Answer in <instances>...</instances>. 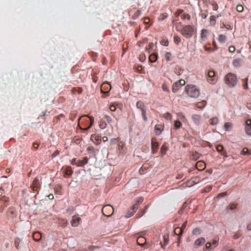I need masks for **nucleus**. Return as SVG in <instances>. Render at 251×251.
<instances>
[{
    "mask_svg": "<svg viewBox=\"0 0 251 251\" xmlns=\"http://www.w3.org/2000/svg\"><path fill=\"white\" fill-rule=\"evenodd\" d=\"M238 79L236 75L233 73H229L224 77L225 83L230 88L234 87Z\"/></svg>",
    "mask_w": 251,
    "mask_h": 251,
    "instance_id": "1",
    "label": "nucleus"
},
{
    "mask_svg": "<svg viewBox=\"0 0 251 251\" xmlns=\"http://www.w3.org/2000/svg\"><path fill=\"white\" fill-rule=\"evenodd\" d=\"M185 91L190 97L197 98L200 95L199 90L195 86L192 85H188L185 87Z\"/></svg>",
    "mask_w": 251,
    "mask_h": 251,
    "instance_id": "2",
    "label": "nucleus"
},
{
    "mask_svg": "<svg viewBox=\"0 0 251 251\" xmlns=\"http://www.w3.org/2000/svg\"><path fill=\"white\" fill-rule=\"evenodd\" d=\"M194 28L193 25H184L181 34L185 38H190L193 35Z\"/></svg>",
    "mask_w": 251,
    "mask_h": 251,
    "instance_id": "3",
    "label": "nucleus"
},
{
    "mask_svg": "<svg viewBox=\"0 0 251 251\" xmlns=\"http://www.w3.org/2000/svg\"><path fill=\"white\" fill-rule=\"evenodd\" d=\"M206 79L208 83L211 84H214L217 81V76L215 75V72L213 70H209L206 74Z\"/></svg>",
    "mask_w": 251,
    "mask_h": 251,
    "instance_id": "4",
    "label": "nucleus"
},
{
    "mask_svg": "<svg viewBox=\"0 0 251 251\" xmlns=\"http://www.w3.org/2000/svg\"><path fill=\"white\" fill-rule=\"evenodd\" d=\"M9 202L8 198L5 196L0 197V212H3L4 209L7 206Z\"/></svg>",
    "mask_w": 251,
    "mask_h": 251,
    "instance_id": "5",
    "label": "nucleus"
},
{
    "mask_svg": "<svg viewBox=\"0 0 251 251\" xmlns=\"http://www.w3.org/2000/svg\"><path fill=\"white\" fill-rule=\"evenodd\" d=\"M102 212L104 215L106 216H110L113 214L114 209L111 205H106L103 206L102 209Z\"/></svg>",
    "mask_w": 251,
    "mask_h": 251,
    "instance_id": "6",
    "label": "nucleus"
},
{
    "mask_svg": "<svg viewBox=\"0 0 251 251\" xmlns=\"http://www.w3.org/2000/svg\"><path fill=\"white\" fill-rule=\"evenodd\" d=\"M185 83V81L183 79H181L174 83L172 86V91L174 93H176L179 88L183 86Z\"/></svg>",
    "mask_w": 251,
    "mask_h": 251,
    "instance_id": "7",
    "label": "nucleus"
},
{
    "mask_svg": "<svg viewBox=\"0 0 251 251\" xmlns=\"http://www.w3.org/2000/svg\"><path fill=\"white\" fill-rule=\"evenodd\" d=\"M61 171L63 174V176L65 177L71 176L73 173L71 167L70 166H63L61 169Z\"/></svg>",
    "mask_w": 251,
    "mask_h": 251,
    "instance_id": "8",
    "label": "nucleus"
},
{
    "mask_svg": "<svg viewBox=\"0 0 251 251\" xmlns=\"http://www.w3.org/2000/svg\"><path fill=\"white\" fill-rule=\"evenodd\" d=\"M87 117L89 118V120L90 121V125L87 127L83 129V130H84L85 131L88 130L93 125L94 123V118L92 116H88V115H84V116H82V117H80L78 120V121L79 122L80 121H83L84 120V118H85Z\"/></svg>",
    "mask_w": 251,
    "mask_h": 251,
    "instance_id": "9",
    "label": "nucleus"
},
{
    "mask_svg": "<svg viewBox=\"0 0 251 251\" xmlns=\"http://www.w3.org/2000/svg\"><path fill=\"white\" fill-rule=\"evenodd\" d=\"M151 146L152 153L153 154L156 153L158 151L159 144L158 142L156 141V139H152Z\"/></svg>",
    "mask_w": 251,
    "mask_h": 251,
    "instance_id": "10",
    "label": "nucleus"
},
{
    "mask_svg": "<svg viewBox=\"0 0 251 251\" xmlns=\"http://www.w3.org/2000/svg\"><path fill=\"white\" fill-rule=\"evenodd\" d=\"M192 119L195 124L200 125L202 120V117L199 114H194L192 115Z\"/></svg>",
    "mask_w": 251,
    "mask_h": 251,
    "instance_id": "11",
    "label": "nucleus"
},
{
    "mask_svg": "<svg viewBox=\"0 0 251 251\" xmlns=\"http://www.w3.org/2000/svg\"><path fill=\"white\" fill-rule=\"evenodd\" d=\"M146 233L145 231H142L141 234V235L138 237L137 239V243L138 245L143 246L146 243V240L142 235H145Z\"/></svg>",
    "mask_w": 251,
    "mask_h": 251,
    "instance_id": "12",
    "label": "nucleus"
},
{
    "mask_svg": "<svg viewBox=\"0 0 251 251\" xmlns=\"http://www.w3.org/2000/svg\"><path fill=\"white\" fill-rule=\"evenodd\" d=\"M138 209V204H135L133 205H132L130 209L127 212L126 217V218H129L131 217L134 213L136 212V210Z\"/></svg>",
    "mask_w": 251,
    "mask_h": 251,
    "instance_id": "13",
    "label": "nucleus"
},
{
    "mask_svg": "<svg viewBox=\"0 0 251 251\" xmlns=\"http://www.w3.org/2000/svg\"><path fill=\"white\" fill-rule=\"evenodd\" d=\"M91 140L96 144L99 145L101 141V138L99 135L94 134L91 136Z\"/></svg>",
    "mask_w": 251,
    "mask_h": 251,
    "instance_id": "14",
    "label": "nucleus"
},
{
    "mask_svg": "<svg viewBox=\"0 0 251 251\" xmlns=\"http://www.w3.org/2000/svg\"><path fill=\"white\" fill-rule=\"evenodd\" d=\"M245 131L248 135H251V119H248L246 122Z\"/></svg>",
    "mask_w": 251,
    "mask_h": 251,
    "instance_id": "15",
    "label": "nucleus"
},
{
    "mask_svg": "<svg viewBox=\"0 0 251 251\" xmlns=\"http://www.w3.org/2000/svg\"><path fill=\"white\" fill-rule=\"evenodd\" d=\"M205 242V240L203 237H201L198 239H197L194 243V247L196 248H198V247H200L202 245H203Z\"/></svg>",
    "mask_w": 251,
    "mask_h": 251,
    "instance_id": "16",
    "label": "nucleus"
},
{
    "mask_svg": "<svg viewBox=\"0 0 251 251\" xmlns=\"http://www.w3.org/2000/svg\"><path fill=\"white\" fill-rule=\"evenodd\" d=\"M164 126L162 125H156L154 127V132L156 135H160L163 130Z\"/></svg>",
    "mask_w": 251,
    "mask_h": 251,
    "instance_id": "17",
    "label": "nucleus"
},
{
    "mask_svg": "<svg viewBox=\"0 0 251 251\" xmlns=\"http://www.w3.org/2000/svg\"><path fill=\"white\" fill-rule=\"evenodd\" d=\"M183 231L180 228V227H176L175 228L174 232L175 235H176L178 236L177 240H178V244H179L180 240V236L182 235Z\"/></svg>",
    "mask_w": 251,
    "mask_h": 251,
    "instance_id": "18",
    "label": "nucleus"
},
{
    "mask_svg": "<svg viewBox=\"0 0 251 251\" xmlns=\"http://www.w3.org/2000/svg\"><path fill=\"white\" fill-rule=\"evenodd\" d=\"M80 220L81 219L80 217L76 216H74L71 221L72 226H77L78 225Z\"/></svg>",
    "mask_w": 251,
    "mask_h": 251,
    "instance_id": "19",
    "label": "nucleus"
},
{
    "mask_svg": "<svg viewBox=\"0 0 251 251\" xmlns=\"http://www.w3.org/2000/svg\"><path fill=\"white\" fill-rule=\"evenodd\" d=\"M111 89V86L109 83L105 82L103 83L101 86V92L102 93H105L106 91H108Z\"/></svg>",
    "mask_w": 251,
    "mask_h": 251,
    "instance_id": "20",
    "label": "nucleus"
},
{
    "mask_svg": "<svg viewBox=\"0 0 251 251\" xmlns=\"http://www.w3.org/2000/svg\"><path fill=\"white\" fill-rule=\"evenodd\" d=\"M88 162V158L87 157H84L82 160H78L77 162L76 166L78 167H83L85 165L87 164Z\"/></svg>",
    "mask_w": 251,
    "mask_h": 251,
    "instance_id": "21",
    "label": "nucleus"
},
{
    "mask_svg": "<svg viewBox=\"0 0 251 251\" xmlns=\"http://www.w3.org/2000/svg\"><path fill=\"white\" fill-rule=\"evenodd\" d=\"M196 168L199 170H203L205 168V163L201 161H198L196 164Z\"/></svg>",
    "mask_w": 251,
    "mask_h": 251,
    "instance_id": "22",
    "label": "nucleus"
},
{
    "mask_svg": "<svg viewBox=\"0 0 251 251\" xmlns=\"http://www.w3.org/2000/svg\"><path fill=\"white\" fill-rule=\"evenodd\" d=\"M216 150L221 153V155L226 156V152L224 151V148L222 145H218L216 147Z\"/></svg>",
    "mask_w": 251,
    "mask_h": 251,
    "instance_id": "23",
    "label": "nucleus"
},
{
    "mask_svg": "<svg viewBox=\"0 0 251 251\" xmlns=\"http://www.w3.org/2000/svg\"><path fill=\"white\" fill-rule=\"evenodd\" d=\"M125 145L122 142H120L118 145H117V151H118L119 154L123 153H124V148Z\"/></svg>",
    "mask_w": 251,
    "mask_h": 251,
    "instance_id": "24",
    "label": "nucleus"
},
{
    "mask_svg": "<svg viewBox=\"0 0 251 251\" xmlns=\"http://www.w3.org/2000/svg\"><path fill=\"white\" fill-rule=\"evenodd\" d=\"M158 58V56L156 53H153L149 56V61L151 63L155 62Z\"/></svg>",
    "mask_w": 251,
    "mask_h": 251,
    "instance_id": "25",
    "label": "nucleus"
},
{
    "mask_svg": "<svg viewBox=\"0 0 251 251\" xmlns=\"http://www.w3.org/2000/svg\"><path fill=\"white\" fill-rule=\"evenodd\" d=\"M176 115L177 117L179 118L180 120H181L183 123H186L187 120L185 116V115L181 112H178L176 113Z\"/></svg>",
    "mask_w": 251,
    "mask_h": 251,
    "instance_id": "26",
    "label": "nucleus"
},
{
    "mask_svg": "<svg viewBox=\"0 0 251 251\" xmlns=\"http://www.w3.org/2000/svg\"><path fill=\"white\" fill-rule=\"evenodd\" d=\"M33 238L36 241H39L41 239V233L39 232H35L33 234Z\"/></svg>",
    "mask_w": 251,
    "mask_h": 251,
    "instance_id": "27",
    "label": "nucleus"
},
{
    "mask_svg": "<svg viewBox=\"0 0 251 251\" xmlns=\"http://www.w3.org/2000/svg\"><path fill=\"white\" fill-rule=\"evenodd\" d=\"M175 28L176 31L181 32L184 25H182L181 23L178 22L175 24Z\"/></svg>",
    "mask_w": 251,
    "mask_h": 251,
    "instance_id": "28",
    "label": "nucleus"
},
{
    "mask_svg": "<svg viewBox=\"0 0 251 251\" xmlns=\"http://www.w3.org/2000/svg\"><path fill=\"white\" fill-rule=\"evenodd\" d=\"M201 156V154L197 152H193L191 155V159L194 160H197Z\"/></svg>",
    "mask_w": 251,
    "mask_h": 251,
    "instance_id": "29",
    "label": "nucleus"
},
{
    "mask_svg": "<svg viewBox=\"0 0 251 251\" xmlns=\"http://www.w3.org/2000/svg\"><path fill=\"white\" fill-rule=\"evenodd\" d=\"M206 104V101L205 100H202L200 102H198L196 104V106L200 109H202L204 107Z\"/></svg>",
    "mask_w": 251,
    "mask_h": 251,
    "instance_id": "30",
    "label": "nucleus"
},
{
    "mask_svg": "<svg viewBox=\"0 0 251 251\" xmlns=\"http://www.w3.org/2000/svg\"><path fill=\"white\" fill-rule=\"evenodd\" d=\"M242 60L240 58L234 59L233 60L232 64L234 67H238L240 66Z\"/></svg>",
    "mask_w": 251,
    "mask_h": 251,
    "instance_id": "31",
    "label": "nucleus"
},
{
    "mask_svg": "<svg viewBox=\"0 0 251 251\" xmlns=\"http://www.w3.org/2000/svg\"><path fill=\"white\" fill-rule=\"evenodd\" d=\"M182 126V124L179 120H176L174 122V128L175 129H178L181 128Z\"/></svg>",
    "mask_w": 251,
    "mask_h": 251,
    "instance_id": "32",
    "label": "nucleus"
},
{
    "mask_svg": "<svg viewBox=\"0 0 251 251\" xmlns=\"http://www.w3.org/2000/svg\"><path fill=\"white\" fill-rule=\"evenodd\" d=\"M54 192L57 194H61L62 187L60 184H57L54 188Z\"/></svg>",
    "mask_w": 251,
    "mask_h": 251,
    "instance_id": "33",
    "label": "nucleus"
},
{
    "mask_svg": "<svg viewBox=\"0 0 251 251\" xmlns=\"http://www.w3.org/2000/svg\"><path fill=\"white\" fill-rule=\"evenodd\" d=\"M136 107L137 108L140 109V110H142V109H145V104L142 101H138L137 102Z\"/></svg>",
    "mask_w": 251,
    "mask_h": 251,
    "instance_id": "34",
    "label": "nucleus"
},
{
    "mask_svg": "<svg viewBox=\"0 0 251 251\" xmlns=\"http://www.w3.org/2000/svg\"><path fill=\"white\" fill-rule=\"evenodd\" d=\"M168 150V148L165 144H163L160 149V153L162 156L166 154V151Z\"/></svg>",
    "mask_w": 251,
    "mask_h": 251,
    "instance_id": "35",
    "label": "nucleus"
},
{
    "mask_svg": "<svg viewBox=\"0 0 251 251\" xmlns=\"http://www.w3.org/2000/svg\"><path fill=\"white\" fill-rule=\"evenodd\" d=\"M82 92V89L80 87H78V88H73L72 89V92L73 93V94H75L76 93H77L78 94H81Z\"/></svg>",
    "mask_w": 251,
    "mask_h": 251,
    "instance_id": "36",
    "label": "nucleus"
},
{
    "mask_svg": "<svg viewBox=\"0 0 251 251\" xmlns=\"http://www.w3.org/2000/svg\"><path fill=\"white\" fill-rule=\"evenodd\" d=\"M165 58L166 61H170L172 60L173 57L171 52H167L165 54Z\"/></svg>",
    "mask_w": 251,
    "mask_h": 251,
    "instance_id": "37",
    "label": "nucleus"
},
{
    "mask_svg": "<svg viewBox=\"0 0 251 251\" xmlns=\"http://www.w3.org/2000/svg\"><path fill=\"white\" fill-rule=\"evenodd\" d=\"M219 238L218 237L214 238L212 243H211L212 245V248H215L218 244Z\"/></svg>",
    "mask_w": 251,
    "mask_h": 251,
    "instance_id": "38",
    "label": "nucleus"
},
{
    "mask_svg": "<svg viewBox=\"0 0 251 251\" xmlns=\"http://www.w3.org/2000/svg\"><path fill=\"white\" fill-rule=\"evenodd\" d=\"M221 28H226L228 30L232 29V26L230 24H225L224 23H223L220 26Z\"/></svg>",
    "mask_w": 251,
    "mask_h": 251,
    "instance_id": "39",
    "label": "nucleus"
},
{
    "mask_svg": "<svg viewBox=\"0 0 251 251\" xmlns=\"http://www.w3.org/2000/svg\"><path fill=\"white\" fill-rule=\"evenodd\" d=\"M218 119L217 117H213L209 120L210 124L212 125H216L218 123Z\"/></svg>",
    "mask_w": 251,
    "mask_h": 251,
    "instance_id": "40",
    "label": "nucleus"
},
{
    "mask_svg": "<svg viewBox=\"0 0 251 251\" xmlns=\"http://www.w3.org/2000/svg\"><path fill=\"white\" fill-rule=\"evenodd\" d=\"M232 125L231 123L227 122L224 125L225 129L226 131H229L231 129Z\"/></svg>",
    "mask_w": 251,
    "mask_h": 251,
    "instance_id": "41",
    "label": "nucleus"
},
{
    "mask_svg": "<svg viewBox=\"0 0 251 251\" xmlns=\"http://www.w3.org/2000/svg\"><path fill=\"white\" fill-rule=\"evenodd\" d=\"M226 37L225 35H223V34H220L219 35L218 40L219 42H220L221 43H225L226 42Z\"/></svg>",
    "mask_w": 251,
    "mask_h": 251,
    "instance_id": "42",
    "label": "nucleus"
},
{
    "mask_svg": "<svg viewBox=\"0 0 251 251\" xmlns=\"http://www.w3.org/2000/svg\"><path fill=\"white\" fill-rule=\"evenodd\" d=\"M174 41L176 45H178L181 42V38L178 35H175L174 37Z\"/></svg>",
    "mask_w": 251,
    "mask_h": 251,
    "instance_id": "43",
    "label": "nucleus"
},
{
    "mask_svg": "<svg viewBox=\"0 0 251 251\" xmlns=\"http://www.w3.org/2000/svg\"><path fill=\"white\" fill-rule=\"evenodd\" d=\"M207 14H208V11L207 10H205V11L201 10V11L200 13V16L203 19L206 18V17L207 16Z\"/></svg>",
    "mask_w": 251,
    "mask_h": 251,
    "instance_id": "44",
    "label": "nucleus"
},
{
    "mask_svg": "<svg viewBox=\"0 0 251 251\" xmlns=\"http://www.w3.org/2000/svg\"><path fill=\"white\" fill-rule=\"evenodd\" d=\"M216 16L213 15L210 17V24L211 25H215L216 22Z\"/></svg>",
    "mask_w": 251,
    "mask_h": 251,
    "instance_id": "45",
    "label": "nucleus"
},
{
    "mask_svg": "<svg viewBox=\"0 0 251 251\" xmlns=\"http://www.w3.org/2000/svg\"><path fill=\"white\" fill-rule=\"evenodd\" d=\"M180 17H181V19H182V20H185V19L190 20V16L188 14H187V13H185L184 12L181 15Z\"/></svg>",
    "mask_w": 251,
    "mask_h": 251,
    "instance_id": "46",
    "label": "nucleus"
},
{
    "mask_svg": "<svg viewBox=\"0 0 251 251\" xmlns=\"http://www.w3.org/2000/svg\"><path fill=\"white\" fill-rule=\"evenodd\" d=\"M141 111V114L143 117V119L145 122H147L148 120V118L146 116V110L145 109H142Z\"/></svg>",
    "mask_w": 251,
    "mask_h": 251,
    "instance_id": "47",
    "label": "nucleus"
},
{
    "mask_svg": "<svg viewBox=\"0 0 251 251\" xmlns=\"http://www.w3.org/2000/svg\"><path fill=\"white\" fill-rule=\"evenodd\" d=\"M154 46L153 43H150L147 47L146 48V51L149 53H150V50Z\"/></svg>",
    "mask_w": 251,
    "mask_h": 251,
    "instance_id": "48",
    "label": "nucleus"
},
{
    "mask_svg": "<svg viewBox=\"0 0 251 251\" xmlns=\"http://www.w3.org/2000/svg\"><path fill=\"white\" fill-rule=\"evenodd\" d=\"M163 117L167 120H171L172 118V115L169 112H166L163 114Z\"/></svg>",
    "mask_w": 251,
    "mask_h": 251,
    "instance_id": "49",
    "label": "nucleus"
},
{
    "mask_svg": "<svg viewBox=\"0 0 251 251\" xmlns=\"http://www.w3.org/2000/svg\"><path fill=\"white\" fill-rule=\"evenodd\" d=\"M207 33V30L205 29H203L201 30V39H204L206 37V34Z\"/></svg>",
    "mask_w": 251,
    "mask_h": 251,
    "instance_id": "50",
    "label": "nucleus"
},
{
    "mask_svg": "<svg viewBox=\"0 0 251 251\" xmlns=\"http://www.w3.org/2000/svg\"><path fill=\"white\" fill-rule=\"evenodd\" d=\"M87 151H89V152H91L93 154H95V153L96 152V150H95V149L93 146H89L87 148Z\"/></svg>",
    "mask_w": 251,
    "mask_h": 251,
    "instance_id": "51",
    "label": "nucleus"
},
{
    "mask_svg": "<svg viewBox=\"0 0 251 251\" xmlns=\"http://www.w3.org/2000/svg\"><path fill=\"white\" fill-rule=\"evenodd\" d=\"M212 245L211 244V243L210 242H207L203 248V250L204 251H205V250H209V249H212Z\"/></svg>",
    "mask_w": 251,
    "mask_h": 251,
    "instance_id": "52",
    "label": "nucleus"
},
{
    "mask_svg": "<svg viewBox=\"0 0 251 251\" xmlns=\"http://www.w3.org/2000/svg\"><path fill=\"white\" fill-rule=\"evenodd\" d=\"M119 142L120 141L118 138L112 139L110 142L111 145H115L116 144H118Z\"/></svg>",
    "mask_w": 251,
    "mask_h": 251,
    "instance_id": "53",
    "label": "nucleus"
},
{
    "mask_svg": "<svg viewBox=\"0 0 251 251\" xmlns=\"http://www.w3.org/2000/svg\"><path fill=\"white\" fill-rule=\"evenodd\" d=\"M164 246H166L169 242V235L168 234L163 236Z\"/></svg>",
    "mask_w": 251,
    "mask_h": 251,
    "instance_id": "54",
    "label": "nucleus"
},
{
    "mask_svg": "<svg viewBox=\"0 0 251 251\" xmlns=\"http://www.w3.org/2000/svg\"><path fill=\"white\" fill-rule=\"evenodd\" d=\"M210 4H211L212 6V9L213 10H217L218 9V5L217 4V3L215 2V1H211L210 2Z\"/></svg>",
    "mask_w": 251,
    "mask_h": 251,
    "instance_id": "55",
    "label": "nucleus"
},
{
    "mask_svg": "<svg viewBox=\"0 0 251 251\" xmlns=\"http://www.w3.org/2000/svg\"><path fill=\"white\" fill-rule=\"evenodd\" d=\"M187 203L186 202H185L183 203V205H182L181 207L179 209L178 213L180 214H181L183 213V211L184 209L187 207Z\"/></svg>",
    "mask_w": 251,
    "mask_h": 251,
    "instance_id": "56",
    "label": "nucleus"
},
{
    "mask_svg": "<svg viewBox=\"0 0 251 251\" xmlns=\"http://www.w3.org/2000/svg\"><path fill=\"white\" fill-rule=\"evenodd\" d=\"M106 123L104 122V121H100L99 123V127L101 128V129H104L106 127Z\"/></svg>",
    "mask_w": 251,
    "mask_h": 251,
    "instance_id": "57",
    "label": "nucleus"
},
{
    "mask_svg": "<svg viewBox=\"0 0 251 251\" xmlns=\"http://www.w3.org/2000/svg\"><path fill=\"white\" fill-rule=\"evenodd\" d=\"M139 59L141 62H144L146 59V56L144 53H141L139 56Z\"/></svg>",
    "mask_w": 251,
    "mask_h": 251,
    "instance_id": "58",
    "label": "nucleus"
},
{
    "mask_svg": "<svg viewBox=\"0 0 251 251\" xmlns=\"http://www.w3.org/2000/svg\"><path fill=\"white\" fill-rule=\"evenodd\" d=\"M141 14V11L139 10H137L135 14L133 15L132 18L133 19H135L137 18L139 15Z\"/></svg>",
    "mask_w": 251,
    "mask_h": 251,
    "instance_id": "59",
    "label": "nucleus"
},
{
    "mask_svg": "<svg viewBox=\"0 0 251 251\" xmlns=\"http://www.w3.org/2000/svg\"><path fill=\"white\" fill-rule=\"evenodd\" d=\"M244 83L243 85V88L245 90L248 89V78H246L244 79Z\"/></svg>",
    "mask_w": 251,
    "mask_h": 251,
    "instance_id": "60",
    "label": "nucleus"
},
{
    "mask_svg": "<svg viewBox=\"0 0 251 251\" xmlns=\"http://www.w3.org/2000/svg\"><path fill=\"white\" fill-rule=\"evenodd\" d=\"M236 10L238 12H241L244 10V7L242 5H238L236 7Z\"/></svg>",
    "mask_w": 251,
    "mask_h": 251,
    "instance_id": "61",
    "label": "nucleus"
},
{
    "mask_svg": "<svg viewBox=\"0 0 251 251\" xmlns=\"http://www.w3.org/2000/svg\"><path fill=\"white\" fill-rule=\"evenodd\" d=\"M39 184V180L37 178H35L33 182V185L34 187H37Z\"/></svg>",
    "mask_w": 251,
    "mask_h": 251,
    "instance_id": "62",
    "label": "nucleus"
},
{
    "mask_svg": "<svg viewBox=\"0 0 251 251\" xmlns=\"http://www.w3.org/2000/svg\"><path fill=\"white\" fill-rule=\"evenodd\" d=\"M161 44L165 46H168L169 45V42L167 40L163 39L161 41Z\"/></svg>",
    "mask_w": 251,
    "mask_h": 251,
    "instance_id": "63",
    "label": "nucleus"
},
{
    "mask_svg": "<svg viewBox=\"0 0 251 251\" xmlns=\"http://www.w3.org/2000/svg\"><path fill=\"white\" fill-rule=\"evenodd\" d=\"M162 89L163 91L165 92H169V88L165 83H163L162 85Z\"/></svg>",
    "mask_w": 251,
    "mask_h": 251,
    "instance_id": "64",
    "label": "nucleus"
}]
</instances>
